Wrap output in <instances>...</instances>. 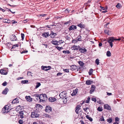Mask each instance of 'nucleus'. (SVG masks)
I'll list each match as a JSON object with an SVG mask.
<instances>
[{
	"label": "nucleus",
	"instance_id": "nucleus-23",
	"mask_svg": "<svg viewBox=\"0 0 124 124\" xmlns=\"http://www.w3.org/2000/svg\"><path fill=\"white\" fill-rule=\"evenodd\" d=\"M93 83L92 81H91L90 80H88L86 81V84L88 85L91 84Z\"/></svg>",
	"mask_w": 124,
	"mask_h": 124
},
{
	"label": "nucleus",
	"instance_id": "nucleus-21",
	"mask_svg": "<svg viewBox=\"0 0 124 124\" xmlns=\"http://www.w3.org/2000/svg\"><path fill=\"white\" fill-rule=\"evenodd\" d=\"M77 26L80 27L81 28H84L85 27V25L82 23H81L80 24H78Z\"/></svg>",
	"mask_w": 124,
	"mask_h": 124
},
{
	"label": "nucleus",
	"instance_id": "nucleus-25",
	"mask_svg": "<svg viewBox=\"0 0 124 124\" xmlns=\"http://www.w3.org/2000/svg\"><path fill=\"white\" fill-rule=\"evenodd\" d=\"M108 122L109 123H110L112 122L113 120L112 118H109L107 119Z\"/></svg>",
	"mask_w": 124,
	"mask_h": 124
},
{
	"label": "nucleus",
	"instance_id": "nucleus-30",
	"mask_svg": "<svg viewBox=\"0 0 124 124\" xmlns=\"http://www.w3.org/2000/svg\"><path fill=\"white\" fill-rule=\"evenodd\" d=\"M121 5L119 3H118L117 5H116V7L118 8H120L121 7Z\"/></svg>",
	"mask_w": 124,
	"mask_h": 124
},
{
	"label": "nucleus",
	"instance_id": "nucleus-38",
	"mask_svg": "<svg viewBox=\"0 0 124 124\" xmlns=\"http://www.w3.org/2000/svg\"><path fill=\"white\" fill-rule=\"evenodd\" d=\"M99 120L101 121H104L105 120L103 116H101V117L99 119Z\"/></svg>",
	"mask_w": 124,
	"mask_h": 124
},
{
	"label": "nucleus",
	"instance_id": "nucleus-46",
	"mask_svg": "<svg viewBox=\"0 0 124 124\" xmlns=\"http://www.w3.org/2000/svg\"><path fill=\"white\" fill-rule=\"evenodd\" d=\"M28 52V51L27 50H23V51H22L21 52V53L22 54H23L25 53H27Z\"/></svg>",
	"mask_w": 124,
	"mask_h": 124
},
{
	"label": "nucleus",
	"instance_id": "nucleus-48",
	"mask_svg": "<svg viewBox=\"0 0 124 124\" xmlns=\"http://www.w3.org/2000/svg\"><path fill=\"white\" fill-rule=\"evenodd\" d=\"M80 107L81 106L80 105H78L76 107V108L78 109V110H80Z\"/></svg>",
	"mask_w": 124,
	"mask_h": 124
},
{
	"label": "nucleus",
	"instance_id": "nucleus-9",
	"mask_svg": "<svg viewBox=\"0 0 124 124\" xmlns=\"http://www.w3.org/2000/svg\"><path fill=\"white\" fill-rule=\"evenodd\" d=\"M57 35L56 33H54L53 31H51L50 34L49 35V36L51 38H54Z\"/></svg>",
	"mask_w": 124,
	"mask_h": 124
},
{
	"label": "nucleus",
	"instance_id": "nucleus-29",
	"mask_svg": "<svg viewBox=\"0 0 124 124\" xmlns=\"http://www.w3.org/2000/svg\"><path fill=\"white\" fill-rule=\"evenodd\" d=\"M91 96H90L89 97H88L87 98V100H86L85 101V102L87 103H88L89 102V101L90 100V97Z\"/></svg>",
	"mask_w": 124,
	"mask_h": 124
},
{
	"label": "nucleus",
	"instance_id": "nucleus-12",
	"mask_svg": "<svg viewBox=\"0 0 124 124\" xmlns=\"http://www.w3.org/2000/svg\"><path fill=\"white\" fill-rule=\"evenodd\" d=\"M104 109H106L107 110H111V108L107 104H105L104 105Z\"/></svg>",
	"mask_w": 124,
	"mask_h": 124
},
{
	"label": "nucleus",
	"instance_id": "nucleus-45",
	"mask_svg": "<svg viewBox=\"0 0 124 124\" xmlns=\"http://www.w3.org/2000/svg\"><path fill=\"white\" fill-rule=\"evenodd\" d=\"M21 35L22 38V40H23L24 39V34L23 33H22L21 34Z\"/></svg>",
	"mask_w": 124,
	"mask_h": 124
},
{
	"label": "nucleus",
	"instance_id": "nucleus-26",
	"mask_svg": "<svg viewBox=\"0 0 124 124\" xmlns=\"http://www.w3.org/2000/svg\"><path fill=\"white\" fill-rule=\"evenodd\" d=\"M78 64L81 66H83L85 64L82 61H79L78 62Z\"/></svg>",
	"mask_w": 124,
	"mask_h": 124
},
{
	"label": "nucleus",
	"instance_id": "nucleus-44",
	"mask_svg": "<svg viewBox=\"0 0 124 124\" xmlns=\"http://www.w3.org/2000/svg\"><path fill=\"white\" fill-rule=\"evenodd\" d=\"M78 40H77L76 39H73L72 41V43H75L78 42Z\"/></svg>",
	"mask_w": 124,
	"mask_h": 124
},
{
	"label": "nucleus",
	"instance_id": "nucleus-33",
	"mask_svg": "<svg viewBox=\"0 0 124 124\" xmlns=\"http://www.w3.org/2000/svg\"><path fill=\"white\" fill-rule=\"evenodd\" d=\"M111 53L109 51H108L106 55L107 56L109 57L111 56Z\"/></svg>",
	"mask_w": 124,
	"mask_h": 124
},
{
	"label": "nucleus",
	"instance_id": "nucleus-4",
	"mask_svg": "<svg viewBox=\"0 0 124 124\" xmlns=\"http://www.w3.org/2000/svg\"><path fill=\"white\" fill-rule=\"evenodd\" d=\"M2 109L3 112L4 113H7L10 110V109L9 108V107L8 105L5 106Z\"/></svg>",
	"mask_w": 124,
	"mask_h": 124
},
{
	"label": "nucleus",
	"instance_id": "nucleus-55",
	"mask_svg": "<svg viewBox=\"0 0 124 124\" xmlns=\"http://www.w3.org/2000/svg\"><path fill=\"white\" fill-rule=\"evenodd\" d=\"M11 21L12 22V24H15L17 23V22L15 21V20H13Z\"/></svg>",
	"mask_w": 124,
	"mask_h": 124
},
{
	"label": "nucleus",
	"instance_id": "nucleus-40",
	"mask_svg": "<svg viewBox=\"0 0 124 124\" xmlns=\"http://www.w3.org/2000/svg\"><path fill=\"white\" fill-rule=\"evenodd\" d=\"M77 38L78 40V41H81L82 40V37L81 36H78Z\"/></svg>",
	"mask_w": 124,
	"mask_h": 124
},
{
	"label": "nucleus",
	"instance_id": "nucleus-36",
	"mask_svg": "<svg viewBox=\"0 0 124 124\" xmlns=\"http://www.w3.org/2000/svg\"><path fill=\"white\" fill-rule=\"evenodd\" d=\"M32 73L30 72H28L27 75L29 76L32 77Z\"/></svg>",
	"mask_w": 124,
	"mask_h": 124
},
{
	"label": "nucleus",
	"instance_id": "nucleus-2",
	"mask_svg": "<svg viewBox=\"0 0 124 124\" xmlns=\"http://www.w3.org/2000/svg\"><path fill=\"white\" fill-rule=\"evenodd\" d=\"M59 96L61 98L63 99L65 98V99L67 98H65L66 96V92L65 91H63L61 93L59 94Z\"/></svg>",
	"mask_w": 124,
	"mask_h": 124
},
{
	"label": "nucleus",
	"instance_id": "nucleus-50",
	"mask_svg": "<svg viewBox=\"0 0 124 124\" xmlns=\"http://www.w3.org/2000/svg\"><path fill=\"white\" fill-rule=\"evenodd\" d=\"M7 83L5 81L2 84V85L3 86H5L7 85Z\"/></svg>",
	"mask_w": 124,
	"mask_h": 124
},
{
	"label": "nucleus",
	"instance_id": "nucleus-53",
	"mask_svg": "<svg viewBox=\"0 0 124 124\" xmlns=\"http://www.w3.org/2000/svg\"><path fill=\"white\" fill-rule=\"evenodd\" d=\"M90 2V1L89 0L88 1L87 3H85L84 4V5L86 6V7H87L89 5H87V4L88 3H89Z\"/></svg>",
	"mask_w": 124,
	"mask_h": 124
},
{
	"label": "nucleus",
	"instance_id": "nucleus-51",
	"mask_svg": "<svg viewBox=\"0 0 124 124\" xmlns=\"http://www.w3.org/2000/svg\"><path fill=\"white\" fill-rule=\"evenodd\" d=\"M101 9H102L103 10H106L107 9V8H104L101 6Z\"/></svg>",
	"mask_w": 124,
	"mask_h": 124
},
{
	"label": "nucleus",
	"instance_id": "nucleus-20",
	"mask_svg": "<svg viewBox=\"0 0 124 124\" xmlns=\"http://www.w3.org/2000/svg\"><path fill=\"white\" fill-rule=\"evenodd\" d=\"M8 89L7 88H6L3 91L2 93L4 94H6L8 92Z\"/></svg>",
	"mask_w": 124,
	"mask_h": 124
},
{
	"label": "nucleus",
	"instance_id": "nucleus-15",
	"mask_svg": "<svg viewBox=\"0 0 124 124\" xmlns=\"http://www.w3.org/2000/svg\"><path fill=\"white\" fill-rule=\"evenodd\" d=\"M0 72L1 74L6 75L8 73V72L6 70L2 69H1L0 70Z\"/></svg>",
	"mask_w": 124,
	"mask_h": 124
},
{
	"label": "nucleus",
	"instance_id": "nucleus-10",
	"mask_svg": "<svg viewBox=\"0 0 124 124\" xmlns=\"http://www.w3.org/2000/svg\"><path fill=\"white\" fill-rule=\"evenodd\" d=\"M79 51L80 52L82 53H83L86 52L87 51V50L85 48L83 47L79 49Z\"/></svg>",
	"mask_w": 124,
	"mask_h": 124
},
{
	"label": "nucleus",
	"instance_id": "nucleus-41",
	"mask_svg": "<svg viewBox=\"0 0 124 124\" xmlns=\"http://www.w3.org/2000/svg\"><path fill=\"white\" fill-rule=\"evenodd\" d=\"M46 108L48 110H50L51 111L52 109L51 107L46 106Z\"/></svg>",
	"mask_w": 124,
	"mask_h": 124
},
{
	"label": "nucleus",
	"instance_id": "nucleus-32",
	"mask_svg": "<svg viewBox=\"0 0 124 124\" xmlns=\"http://www.w3.org/2000/svg\"><path fill=\"white\" fill-rule=\"evenodd\" d=\"M28 82V80H22L21 81V83L22 84H26Z\"/></svg>",
	"mask_w": 124,
	"mask_h": 124
},
{
	"label": "nucleus",
	"instance_id": "nucleus-7",
	"mask_svg": "<svg viewBox=\"0 0 124 124\" xmlns=\"http://www.w3.org/2000/svg\"><path fill=\"white\" fill-rule=\"evenodd\" d=\"M41 68L42 70L47 71L48 70H49L51 69V67L50 66L47 67L46 66H42L41 67Z\"/></svg>",
	"mask_w": 124,
	"mask_h": 124
},
{
	"label": "nucleus",
	"instance_id": "nucleus-43",
	"mask_svg": "<svg viewBox=\"0 0 124 124\" xmlns=\"http://www.w3.org/2000/svg\"><path fill=\"white\" fill-rule=\"evenodd\" d=\"M63 53H67V54H69L70 53V51L68 50L67 51H65L64 50L63 51Z\"/></svg>",
	"mask_w": 124,
	"mask_h": 124
},
{
	"label": "nucleus",
	"instance_id": "nucleus-60",
	"mask_svg": "<svg viewBox=\"0 0 124 124\" xmlns=\"http://www.w3.org/2000/svg\"><path fill=\"white\" fill-rule=\"evenodd\" d=\"M44 116L46 117L50 118V116L46 114H45Z\"/></svg>",
	"mask_w": 124,
	"mask_h": 124
},
{
	"label": "nucleus",
	"instance_id": "nucleus-18",
	"mask_svg": "<svg viewBox=\"0 0 124 124\" xmlns=\"http://www.w3.org/2000/svg\"><path fill=\"white\" fill-rule=\"evenodd\" d=\"M51 43L52 44L55 45H58V42L55 40H52L51 42Z\"/></svg>",
	"mask_w": 124,
	"mask_h": 124
},
{
	"label": "nucleus",
	"instance_id": "nucleus-19",
	"mask_svg": "<svg viewBox=\"0 0 124 124\" xmlns=\"http://www.w3.org/2000/svg\"><path fill=\"white\" fill-rule=\"evenodd\" d=\"M25 98L27 101H28L30 102L32 101V98H31L30 96H26Z\"/></svg>",
	"mask_w": 124,
	"mask_h": 124
},
{
	"label": "nucleus",
	"instance_id": "nucleus-35",
	"mask_svg": "<svg viewBox=\"0 0 124 124\" xmlns=\"http://www.w3.org/2000/svg\"><path fill=\"white\" fill-rule=\"evenodd\" d=\"M95 62L97 65L99 64V59H96L95 61Z\"/></svg>",
	"mask_w": 124,
	"mask_h": 124
},
{
	"label": "nucleus",
	"instance_id": "nucleus-14",
	"mask_svg": "<svg viewBox=\"0 0 124 124\" xmlns=\"http://www.w3.org/2000/svg\"><path fill=\"white\" fill-rule=\"evenodd\" d=\"M78 92V89L77 88H76L75 89L73 90V92L71 94L72 96L75 95L77 94Z\"/></svg>",
	"mask_w": 124,
	"mask_h": 124
},
{
	"label": "nucleus",
	"instance_id": "nucleus-62",
	"mask_svg": "<svg viewBox=\"0 0 124 124\" xmlns=\"http://www.w3.org/2000/svg\"><path fill=\"white\" fill-rule=\"evenodd\" d=\"M46 15L45 14H40L39 15V16H41L42 17Z\"/></svg>",
	"mask_w": 124,
	"mask_h": 124
},
{
	"label": "nucleus",
	"instance_id": "nucleus-34",
	"mask_svg": "<svg viewBox=\"0 0 124 124\" xmlns=\"http://www.w3.org/2000/svg\"><path fill=\"white\" fill-rule=\"evenodd\" d=\"M97 110L99 111H101L103 110V109L101 107H99L97 109Z\"/></svg>",
	"mask_w": 124,
	"mask_h": 124
},
{
	"label": "nucleus",
	"instance_id": "nucleus-6",
	"mask_svg": "<svg viewBox=\"0 0 124 124\" xmlns=\"http://www.w3.org/2000/svg\"><path fill=\"white\" fill-rule=\"evenodd\" d=\"M26 113L24 111H22L19 112V116L21 118H23L25 116L24 114Z\"/></svg>",
	"mask_w": 124,
	"mask_h": 124
},
{
	"label": "nucleus",
	"instance_id": "nucleus-57",
	"mask_svg": "<svg viewBox=\"0 0 124 124\" xmlns=\"http://www.w3.org/2000/svg\"><path fill=\"white\" fill-rule=\"evenodd\" d=\"M115 120L116 122H117L119 120V118L118 117H116L115 119Z\"/></svg>",
	"mask_w": 124,
	"mask_h": 124
},
{
	"label": "nucleus",
	"instance_id": "nucleus-16",
	"mask_svg": "<svg viewBox=\"0 0 124 124\" xmlns=\"http://www.w3.org/2000/svg\"><path fill=\"white\" fill-rule=\"evenodd\" d=\"M48 100L50 102H53L56 101V99L54 97H51L49 98Z\"/></svg>",
	"mask_w": 124,
	"mask_h": 124
},
{
	"label": "nucleus",
	"instance_id": "nucleus-47",
	"mask_svg": "<svg viewBox=\"0 0 124 124\" xmlns=\"http://www.w3.org/2000/svg\"><path fill=\"white\" fill-rule=\"evenodd\" d=\"M65 72H69V69H63V70Z\"/></svg>",
	"mask_w": 124,
	"mask_h": 124
},
{
	"label": "nucleus",
	"instance_id": "nucleus-39",
	"mask_svg": "<svg viewBox=\"0 0 124 124\" xmlns=\"http://www.w3.org/2000/svg\"><path fill=\"white\" fill-rule=\"evenodd\" d=\"M91 89L90 90V94H92L93 92V85H92L91 87Z\"/></svg>",
	"mask_w": 124,
	"mask_h": 124
},
{
	"label": "nucleus",
	"instance_id": "nucleus-5",
	"mask_svg": "<svg viewBox=\"0 0 124 124\" xmlns=\"http://www.w3.org/2000/svg\"><path fill=\"white\" fill-rule=\"evenodd\" d=\"M39 115L38 114L37 112H31V116L32 118H37L39 116Z\"/></svg>",
	"mask_w": 124,
	"mask_h": 124
},
{
	"label": "nucleus",
	"instance_id": "nucleus-37",
	"mask_svg": "<svg viewBox=\"0 0 124 124\" xmlns=\"http://www.w3.org/2000/svg\"><path fill=\"white\" fill-rule=\"evenodd\" d=\"M93 70L92 69H90V70H89V71L88 72V73H89V75H90L92 74V73L93 72Z\"/></svg>",
	"mask_w": 124,
	"mask_h": 124
},
{
	"label": "nucleus",
	"instance_id": "nucleus-52",
	"mask_svg": "<svg viewBox=\"0 0 124 124\" xmlns=\"http://www.w3.org/2000/svg\"><path fill=\"white\" fill-rule=\"evenodd\" d=\"M13 46L12 47V49L13 48H15V47H18V45L17 44H15V45H13Z\"/></svg>",
	"mask_w": 124,
	"mask_h": 124
},
{
	"label": "nucleus",
	"instance_id": "nucleus-28",
	"mask_svg": "<svg viewBox=\"0 0 124 124\" xmlns=\"http://www.w3.org/2000/svg\"><path fill=\"white\" fill-rule=\"evenodd\" d=\"M86 118L88 119L91 121H93V119L90 117H89L88 115H87L86 116Z\"/></svg>",
	"mask_w": 124,
	"mask_h": 124
},
{
	"label": "nucleus",
	"instance_id": "nucleus-58",
	"mask_svg": "<svg viewBox=\"0 0 124 124\" xmlns=\"http://www.w3.org/2000/svg\"><path fill=\"white\" fill-rule=\"evenodd\" d=\"M53 25H47V26H46V27L48 28H51V27Z\"/></svg>",
	"mask_w": 124,
	"mask_h": 124
},
{
	"label": "nucleus",
	"instance_id": "nucleus-24",
	"mask_svg": "<svg viewBox=\"0 0 124 124\" xmlns=\"http://www.w3.org/2000/svg\"><path fill=\"white\" fill-rule=\"evenodd\" d=\"M10 21L8 19H5L3 20V22L4 23H10Z\"/></svg>",
	"mask_w": 124,
	"mask_h": 124
},
{
	"label": "nucleus",
	"instance_id": "nucleus-17",
	"mask_svg": "<svg viewBox=\"0 0 124 124\" xmlns=\"http://www.w3.org/2000/svg\"><path fill=\"white\" fill-rule=\"evenodd\" d=\"M18 103H19L18 99L17 98L14 99L12 102V104Z\"/></svg>",
	"mask_w": 124,
	"mask_h": 124
},
{
	"label": "nucleus",
	"instance_id": "nucleus-22",
	"mask_svg": "<svg viewBox=\"0 0 124 124\" xmlns=\"http://www.w3.org/2000/svg\"><path fill=\"white\" fill-rule=\"evenodd\" d=\"M71 69L72 70H74L77 68V67L75 65H73L70 66Z\"/></svg>",
	"mask_w": 124,
	"mask_h": 124
},
{
	"label": "nucleus",
	"instance_id": "nucleus-11",
	"mask_svg": "<svg viewBox=\"0 0 124 124\" xmlns=\"http://www.w3.org/2000/svg\"><path fill=\"white\" fill-rule=\"evenodd\" d=\"M77 29V27L76 26L74 25H72L70 26L69 28V30L71 31L73 30H75V29Z\"/></svg>",
	"mask_w": 124,
	"mask_h": 124
},
{
	"label": "nucleus",
	"instance_id": "nucleus-54",
	"mask_svg": "<svg viewBox=\"0 0 124 124\" xmlns=\"http://www.w3.org/2000/svg\"><path fill=\"white\" fill-rule=\"evenodd\" d=\"M39 94H35L34 95H33V96L34 97H35V98L36 97H36H39Z\"/></svg>",
	"mask_w": 124,
	"mask_h": 124
},
{
	"label": "nucleus",
	"instance_id": "nucleus-1",
	"mask_svg": "<svg viewBox=\"0 0 124 124\" xmlns=\"http://www.w3.org/2000/svg\"><path fill=\"white\" fill-rule=\"evenodd\" d=\"M39 97V101L42 102L45 101L47 98L46 95L45 94H40Z\"/></svg>",
	"mask_w": 124,
	"mask_h": 124
},
{
	"label": "nucleus",
	"instance_id": "nucleus-31",
	"mask_svg": "<svg viewBox=\"0 0 124 124\" xmlns=\"http://www.w3.org/2000/svg\"><path fill=\"white\" fill-rule=\"evenodd\" d=\"M35 87V88L36 89L39 87L41 85V84L39 83H37Z\"/></svg>",
	"mask_w": 124,
	"mask_h": 124
},
{
	"label": "nucleus",
	"instance_id": "nucleus-63",
	"mask_svg": "<svg viewBox=\"0 0 124 124\" xmlns=\"http://www.w3.org/2000/svg\"><path fill=\"white\" fill-rule=\"evenodd\" d=\"M77 47V46L74 45H73L72 46V48L73 49H74H74H75V48H76Z\"/></svg>",
	"mask_w": 124,
	"mask_h": 124
},
{
	"label": "nucleus",
	"instance_id": "nucleus-27",
	"mask_svg": "<svg viewBox=\"0 0 124 124\" xmlns=\"http://www.w3.org/2000/svg\"><path fill=\"white\" fill-rule=\"evenodd\" d=\"M97 102L100 104H103V102L101 101L99 99H97Z\"/></svg>",
	"mask_w": 124,
	"mask_h": 124
},
{
	"label": "nucleus",
	"instance_id": "nucleus-13",
	"mask_svg": "<svg viewBox=\"0 0 124 124\" xmlns=\"http://www.w3.org/2000/svg\"><path fill=\"white\" fill-rule=\"evenodd\" d=\"M49 35V33L48 32H44L42 34V36L43 37L46 38L48 37Z\"/></svg>",
	"mask_w": 124,
	"mask_h": 124
},
{
	"label": "nucleus",
	"instance_id": "nucleus-49",
	"mask_svg": "<svg viewBox=\"0 0 124 124\" xmlns=\"http://www.w3.org/2000/svg\"><path fill=\"white\" fill-rule=\"evenodd\" d=\"M18 123L20 124H22L23 123V121L22 119H20L18 122Z\"/></svg>",
	"mask_w": 124,
	"mask_h": 124
},
{
	"label": "nucleus",
	"instance_id": "nucleus-64",
	"mask_svg": "<svg viewBox=\"0 0 124 124\" xmlns=\"http://www.w3.org/2000/svg\"><path fill=\"white\" fill-rule=\"evenodd\" d=\"M23 78V77H19L17 78V80H18L20 79H21Z\"/></svg>",
	"mask_w": 124,
	"mask_h": 124
},
{
	"label": "nucleus",
	"instance_id": "nucleus-56",
	"mask_svg": "<svg viewBox=\"0 0 124 124\" xmlns=\"http://www.w3.org/2000/svg\"><path fill=\"white\" fill-rule=\"evenodd\" d=\"M104 32L105 33L107 34L108 35V32H109V31H107L106 30H105L104 31Z\"/></svg>",
	"mask_w": 124,
	"mask_h": 124
},
{
	"label": "nucleus",
	"instance_id": "nucleus-3",
	"mask_svg": "<svg viewBox=\"0 0 124 124\" xmlns=\"http://www.w3.org/2000/svg\"><path fill=\"white\" fill-rule=\"evenodd\" d=\"M114 38L113 37H111L109 38L108 39V43L110 44V45L111 46V47H112L113 46L112 42L114 41Z\"/></svg>",
	"mask_w": 124,
	"mask_h": 124
},
{
	"label": "nucleus",
	"instance_id": "nucleus-42",
	"mask_svg": "<svg viewBox=\"0 0 124 124\" xmlns=\"http://www.w3.org/2000/svg\"><path fill=\"white\" fill-rule=\"evenodd\" d=\"M59 51H60L62 49H63V48L62 47H60L59 46H56L55 47Z\"/></svg>",
	"mask_w": 124,
	"mask_h": 124
},
{
	"label": "nucleus",
	"instance_id": "nucleus-61",
	"mask_svg": "<svg viewBox=\"0 0 124 124\" xmlns=\"http://www.w3.org/2000/svg\"><path fill=\"white\" fill-rule=\"evenodd\" d=\"M76 109L75 110V111L77 114H78V111L79 110H78V109H77L76 108Z\"/></svg>",
	"mask_w": 124,
	"mask_h": 124
},
{
	"label": "nucleus",
	"instance_id": "nucleus-59",
	"mask_svg": "<svg viewBox=\"0 0 124 124\" xmlns=\"http://www.w3.org/2000/svg\"><path fill=\"white\" fill-rule=\"evenodd\" d=\"M70 21H67V22H66L65 23H64V24H69L70 23Z\"/></svg>",
	"mask_w": 124,
	"mask_h": 124
},
{
	"label": "nucleus",
	"instance_id": "nucleus-8",
	"mask_svg": "<svg viewBox=\"0 0 124 124\" xmlns=\"http://www.w3.org/2000/svg\"><path fill=\"white\" fill-rule=\"evenodd\" d=\"M11 40L12 41H16L17 39L16 36L14 35H11L10 36Z\"/></svg>",
	"mask_w": 124,
	"mask_h": 124
}]
</instances>
